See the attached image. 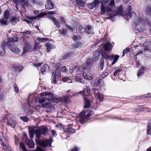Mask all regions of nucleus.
Here are the masks:
<instances>
[{
  "label": "nucleus",
  "instance_id": "nucleus-1",
  "mask_svg": "<svg viewBox=\"0 0 151 151\" xmlns=\"http://www.w3.org/2000/svg\"><path fill=\"white\" fill-rule=\"evenodd\" d=\"M41 97L38 100L40 104H42V105L46 108L50 107L51 101L55 103L59 102L60 100L56 97L50 92H45L41 93Z\"/></svg>",
  "mask_w": 151,
  "mask_h": 151
},
{
  "label": "nucleus",
  "instance_id": "nucleus-2",
  "mask_svg": "<svg viewBox=\"0 0 151 151\" xmlns=\"http://www.w3.org/2000/svg\"><path fill=\"white\" fill-rule=\"evenodd\" d=\"M33 132L36 135V138L35 141L37 145L43 147L51 146V143L52 140L51 137L48 139H43V140H40L39 139L40 137L41 134L38 131V130H33Z\"/></svg>",
  "mask_w": 151,
  "mask_h": 151
},
{
  "label": "nucleus",
  "instance_id": "nucleus-3",
  "mask_svg": "<svg viewBox=\"0 0 151 151\" xmlns=\"http://www.w3.org/2000/svg\"><path fill=\"white\" fill-rule=\"evenodd\" d=\"M94 1L96 4H99L101 3V14L104 15L106 13L107 15L112 14L111 11L109 10V4L108 5V4L109 0H94Z\"/></svg>",
  "mask_w": 151,
  "mask_h": 151
},
{
  "label": "nucleus",
  "instance_id": "nucleus-4",
  "mask_svg": "<svg viewBox=\"0 0 151 151\" xmlns=\"http://www.w3.org/2000/svg\"><path fill=\"white\" fill-rule=\"evenodd\" d=\"M115 3L114 0H111V1L109 4V10L111 12L112 14L111 15H108L109 16V18L112 20H114V17L117 15L121 14L122 12L123 9L122 6H120L117 9V11L113 10L114 5Z\"/></svg>",
  "mask_w": 151,
  "mask_h": 151
},
{
  "label": "nucleus",
  "instance_id": "nucleus-5",
  "mask_svg": "<svg viewBox=\"0 0 151 151\" xmlns=\"http://www.w3.org/2000/svg\"><path fill=\"white\" fill-rule=\"evenodd\" d=\"M6 122L8 125L13 128H14L17 124L16 121L14 119V117L11 114L7 116Z\"/></svg>",
  "mask_w": 151,
  "mask_h": 151
},
{
  "label": "nucleus",
  "instance_id": "nucleus-6",
  "mask_svg": "<svg viewBox=\"0 0 151 151\" xmlns=\"http://www.w3.org/2000/svg\"><path fill=\"white\" fill-rule=\"evenodd\" d=\"M104 49L101 51V54L105 59H108L110 58V55H108V52L111 50V48H103Z\"/></svg>",
  "mask_w": 151,
  "mask_h": 151
},
{
  "label": "nucleus",
  "instance_id": "nucleus-7",
  "mask_svg": "<svg viewBox=\"0 0 151 151\" xmlns=\"http://www.w3.org/2000/svg\"><path fill=\"white\" fill-rule=\"evenodd\" d=\"M87 113L88 114L85 116V118H82L80 119V122L81 124L86 123L88 121L90 116L94 114L93 112L91 111H87Z\"/></svg>",
  "mask_w": 151,
  "mask_h": 151
},
{
  "label": "nucleus",
  "instance_id": "nucleus-8",
  "mask_svg": "<svg viewBox=\"0 0 151 151\" xmlns=\"http://www.w3.org/2000/svg\"><path fill=\"white\" fill-rule=\"evenodd\" d=\"M127 8V11L128 13V14H126V15L125 16V18H126V19L127 21L129 20V19L130 18L132 17H135V16H136L135 13L134 12H133L130 13V12L131 11V6H129Z\"/></svg>",
  "mask_w": 151,
  "mask_h": 151
},
{
  "label": "nucleus",
  "instance_id": "nucleus-9",
  "mask_svg": "<svg viewBox=\"0 0 151 151\" xmlns=\"http://www.w3.org/2000/svg\"><path fill=\"white\" fill-rule=\"evenodd\" d=\"M135 17H136L134 19V22L136 27V26H139L144 24L145 22L143 21V19H142L140 17H137L136 16Z\"/></svg>",
  "mask_w": 151,
  "mask_h": 151
},
{
  "label": "nucleus",
  "instance_id": "nucleus-10",
  "mask_svg": "<svg viewBox=\"0 0 151 151\" xmlns=\"http://www.w3.org/2000/svg\"><path fill=\"white\" fill-rule=\"evenodd\" d=\"M94 94L95 95L97 96V97L98 98L100 102H102L103 101V95L101 93L99 92V91L96 88L93 89Z\"/></svg>",
  "mask_w": 151,
  "mask_h": 151
},
{
  "label": "nucleus",
  "instance_id": "nucleus-11",
  "mask_svg": "<svg viewBox=\"0 0 151 151\" xmlns=\"http://www.w3.org/2000/svg\"><path fill=\"white\" fill-rule=\"evenodd\" d=\"M93 61L90 59H88L85 62V67L83 68L84 69H90L92 66Z\"/></svg>",
  "mask_w": 151,
  "mask_h": 151
},
{
  "label": "nucleus",
  "instance_id": "nucleus-12",
  "mask_svg": "<svg viewBox=\"0 0 151 151\" xmlns=\"http://www.w3.org/2000/svg\"><path fill=\"white\" fill-rule=\"evenodd\" d=\"M119 57V56L118 55H110V58L108 59L111 60H113V61L111 65H113L118 60V59Z\"/></svg>",
  "mask_w": 151,
  "mask_h": 151
},
{
  "label": "nucleus",
  "instance_id": "nucleus-13",
  "mask_svg": "<svg viewBox=\"0 0 151 151\" xmlns=\"http://www.w3.org/2000/svg\"><path fill=\"white\" fill-rule=\"evenodd\" d=\"M89 91L87 89H84L82 91H80L79 92L77 93L78 94H81L82 97L84 99V98L87 96L89 93Z\"/></svg>",
  "mask_w": 151,
  "mask_h": 151
},
{
  "label": "nucleus",
  "instance_id": "nucleus-14",
  "mask_svg": "<svg viewBox=\"0 0 151 151\" xmlns=\"http://www.w3.org/2000/svg\"><path fill=\"white\" fill-rule=\"evenodd\" d=\"M100 53L97 50H95L93 52V55L92 58L93 61H97L99 57Z\"/></svg>",
  "mask_w": 151,
  "mask_h": 151
},
{
  "label": "nucleus",
  "instance_id": "nucleus-15",
  "mask_svg": "<svg viewBox=\"0 0 151 151\" xmlns=\"http://www.w3.org/2000/svg\"><path fill=\"white\" fill-rule=\"evenodd\" d=\"M45 7L46 9L49 10L52 9L54 8V4L51 1L48 0L45 5Z\"/></svg>",
  "mask_w": 151,
  "mask_h": 151
},
{
  "label": "nucleus",
  "instance_id": "nucleus-16",
  "mask_svg": "<svg viewBox=\"0 0 151 151\" xmlns=\"http://www.w3.org/2000/svg\"><path fill=\"white\" fill-rule=\"evenodd\" d=\"M49 19L51 20L54 24L56 26V27L58 28L60 27V25L58 22V20L55 18L53 17L51 15L49 16Z\"/></svg>",
  "mask_w": 151,
  "mask_h": 151
},
{
  "label": "nucleus",
  "instance_id": "nucleus-17",
  "mask_svg": "<svg viewBox=\"0 0 151 151\" xmlns=\"http://www.w3.org/2000/svg\"><path fill=\"white\" fill-rule=\"evenodd\" d=\"M36 19V17H27L23 19V21L26 22L27 23L29 24L32 23Z\"/></svg>",
  "mask_w": 151,
  "mask_h": 151
},
{
  "label": "nucleus",
  "instance_id": "nucleus-18",
  "mask_svg": "<svg viewBox=\"0 0 151 151\" xmlns=\"http://www.w3.org/2000/svg\"><path fill=\"white\" fill-rule=\"evenodd\" d=\"M49 67L47 64H45L41 69V72L42 74H44L45 72L49 70Z\"/></svg>",
  "mask_w": 151,
  "mask_h": 151
},
{
  "label": "nucleus",
  "instance_id": "nucleus-19",
  "mask_svg": "<svg viewBox=\"0 0 151 151\" xmlns=\"http://www.w3.org/2000/svg\"><path fill=\"white\" fill-rule=\"evenodd\" d=\"M38 131L41 134H44L47 131V128L44 126H42L39 127Z\"/></svg>",
  "mask_w": 151,
  "mask_h": 151
},
{
  "label": "nucleus",
  "instance_id": "nucleus-20",
  "mask_svg": "<svg viewBox=\"0 0 151 151\" xmlns=\"http://www.w3.org/2000/svg\"><path fill=\"white\" fill-rule=\"evenodd\" d=\"M145 13L146 16H150L151 15V6H147L145 10Z\"/></svg>",
  "mask_w": 151,
  "mask_h": 151
},
{
  "label": "nucleus",
  "instance_id": "nucleus-21",
  "mask_svg": "<svg viewBox=\"0 0 151 151\" xmlns=\"http://www.w3.org/2000/svg\"><path fill=\"white\" fill-rule=\"evenodd\" d=\"M11 68L14 69L15 71L17 72H20L23 69V67L22 66H17L15 64H13L11 66Z\"/></svg>",
  "mask_w": 151,
  "mask_h": 151
},
{
  "label": "nucleus",
  "instance_id": "nucleus-22",
  "mask_svg": "<svg viewBox=\"0 0 151 151\" xmlns=\"http://www.w3.org/2000/svg\"><path fill=\"white\" fill-rule=\"evenodd\" d=\"M89 73H86L85 72L83 73V76L84 78L87 80L92 81L93 79L92 77L89 75Z\"/></svg>",
  "mask_w": 151,
  "mask_h": 151
},
{
  "label": "nucleus",
  "instance_id": "nucleus-23",
  "mask_svg": "<svg viewBox=\"0 0 151 151\" xmlns=\"http://www.w3.org/2000/svg\"><path fill=\"white\" fill-rule=\"evenodd\" d=\"M28 147L30 148H33L34 147L35 144L32 141L29 140L28 139L26 140Z\"/></svg>",
  "mask_w": 151,
  "mask_h": 151
},
{
  "label": "nucleus",
  "instance_id": "nucleus-24",
  "mask_svg": "<svg viewBox=\"0 0 151 151\" xmlns=\"http://www.w3.org/2000/svg\"><path fill=\"white\" fill-rule=\"evenodd\" d=\"M72 96L70 95H67L63 97L64 101L66 103H68L70 102Z\"/></svg>",
  "mask_w": 151,
  "mask_h": 151
},
{
  "label": "nucleus",
  "instance_id": "nucleus-25",
  "mask_svg": "<svg viewBox=\"0 0 151 151\" xmlns=\"http://www.w3.org/2000/svg\"><path fill=\"white\" fill-rule=\"evenodd\" d=\"M9 50L14 53L18 54L20 52V50L19 48H9Z\"/></svg>",
  "mask_w": 151,
  "mask_h": 151
},
{
  "label": "nucleus",
  "instance_id": "nucleus-26",
  "mask_svg": "<svg viewBox=\"0 0 151 151\" xmlns=\"http://www.w3.org/2000/svg\"><path fill=\"white\" fill-rule=\"evenodd\" d=\"M114 45V43L113 42L110 43L109 42H107L103 44V47H112Z\"/></svg>",
  "mask_w": 151,
  "mask_h": 151
},
{
  "label": "nucleus",
  "instance_id": "nucleus-27",
  "mask_svg": "<svg viewBox=\"0 0 151 151\" xmlns=\"http://www.w3.org/2000/svg\"><path fill=\"white\" fill-rule=\"evenodd\" d=\"M13 1L15 3L22 4H23L24 5H25L27 4V1L26 0H13Z\"/></svg>",
  "mask_w": 151,
  "mask_h": 151
},
{
  "label": "nucleus",
  "instance_id": "nucleus-28",
  "mask_svg": "<svg viewBox=\"0 0 151 151\" xmlns=\"http://www.w3.org/2000/svg\"><path fill=\"white\" fill-rule=\"evenodd\" d=\"M8 20L4 18H2L0 20V23L3 26L7 25Z\"/></svg>",
  "mask_w": 151,
  "mask_h": 151
},
{
  "label": "nucleus",
  "instance_id": "nucleus-29",
  "mask_svg": "<svg viewBox=\"0 0 151 151\" xmlns=\"http://www.w3.org/2000/svg\"><path fill=\"white\" fill-rule=\"evenodd\" d=\"M85 105L84 108H89L90 106V101L86 98L84 99Z\"/></svg>",
  "mask_w": 151,
  "mask_h": 151
},
{
  "label": "nucleus",
  "instance_id": "nucleus-30",
  "mask_svg": "<svg viewBox=\"0 0 151 151\" xmlns=\"http://www.w3.org/2000/svg\"><path fill=\"white\" fill-rule=\"evenodd\" d=\"M85 31L86 32V33L88 34H90L92 33L91 27L89 25H87L86 27V29H85Z\"/></svg>",
  "mask_w": 151,
  "mask_h": 151
},
{
  "label": "nucleus",
  "instance_id": "nucleus-31",
  "mask_svg": "<svg viewBox=\"0 0 151 151\" xmlns=\"http://www.w3.org/2000/svg\"><path fill=\"white\" fill-rule=\"evenodd\" d=\"M35 48H23V53H25L27 52H31L34 50Z\"/></svg>",
  "mask_w": 151,
  "mask_h": 151
},
{
  "label": "nucleus",
  "instance_id": "nucleus-32",
  "mask_svg": "<svg viewBox=\"0 0 151 151\" xmlns=\"http://www.w3.org/2000/svg\"><path fill=\"white\" fill-rule=\"evenodd\" d=\"M58 31L60 34L64 36L66 35L68 33L67 29H62L61 30H59Z\"/></svg>",
  "mask_w": 151,
  "mask_h": 151
},
{
  "label": "nucleus",
  "instance_id": "nucleus-33",
  "mask_svg": "<svg viewBox=\"0 0 151 151\" xmlns=\"http://www.w3.org/2000/svg\"><path fill=\"white\" fill-rule=\"evenodd\" d=\"M136 29L139 32H142L144 31V27L143 25H141L139 26H136Z\"/></svg>",
  "mask_w": 151,
  "mask_h": 151
},
{
  "label": "nucleus",
  "instance_id": "nucleus-34",
  "mask_svg": "<svg viewBox=\"0 0 151 151\" xmlns=\"http://www.w3.org/2000/svg\"><path fill=\"white\" fill-rule=\"evenodd\" d=\"M145 69V68H142L138 70L137 74V76L138 77L140 76L143 74L144 72Z\"/></svg>",
  "mask_w": 151,
  "mask_h": 151
},
{
  "label": "nucleus",
  "instance_id": "nucleus-35",
  "mask_svg": "<svg viewBox=\"0 0 151 151\" xmlns=\"http://www.w3.org/2000/svg\"><path fill=\"white\" fill-rule=\"evenodd\" d=\"M62 81L64 82H66L68 83H71L72 81L68 77H64L62 78Z\"/></svg>",
  "mask_w": 151,
  "mask_h": 151
},
{
  "label": "nucleus",
  "instance_id": "nucleus-36",
  "mask_svg": "<svg viewBox=\"0 0 151 151\" xmlns=\"http://www.w3.org/2000/svg\"><path fill=\"white\" fill-rule=\"evenodd\" d=\"M9 16L10 13L9 11L8 10H6L4 12L3 18L8 20L9 18Z\"/></svg>",
  "mask_w": 151,
  "mask_h": 151
},
{
  "label": "nucleus",
  "instance_id": "nucleus-37",
  "mask_svg": "<svg viewBox=\"0 0 151 151\" xmlns=\"http://www.w3.org/2000/svg\"><path fill=\"white\" fill-rule=\"evenodd\" d=\"M96 2L94 1L91 3H88V6L89 9H92L96 6Z\"/></svg>",
  "mask_w": 151,
  "mask_h": 151
},
{
  "label": "nucleus",
  "instance_id": "nucleus-38",
  "mask_svg": "<svg viewBox=\"0 0 151 151\" xmlns=\"http://www.w3.org/2000/svg\"><path fill=\"white\" fill-rule=\"evenodd\" d=\"M17 40V38L16 37H13L7 38V41L8 42L12 43L16 42Z\"/></svg>",
  "mask_w": 151,
  "mask_h": 151
},
{
  "label": "nucleus",
  "instance_id": "nucleus-39",
  "mask_svg": "<svg viewBox=\"0 0 151 151\" xmlns=\"http://www.w3.org/2000/svg\"><path fill=\"white\" fill-rule=\"evenodd\" d=\"M19 21V19L17 17H13L11 19L12 23H16Z\"/></svg>",
  "mask_w": 151,
  "mask_h": 151
},
{
  "label": "nucleus",
  "instance_id": "nucleus-40",
  "mask_svg": "<svg viewBox=\"0 0 151 151\" xmlns=\"http://www.w3.org/2000/svg\"><path fill=\"white\" fill-rule=\"evenodd\" d=\"M76 81L80 83H83V80L81 78L80 76H78L75 78Z\"/></svg>",
  "mask_w": 151,
  "mask_h": 151
},
{
  "label": "nucleus",
  "instance_id": "nucleus-41",
  "mask_svg": "<svg viewBox=\"0 0 151 151\" xmlns=\"http://www.w3.org/2000/svg\"><path fill=\"white\" fill-rule=\"evenodd\" d=\"M52 83L55 84L56 82V78L55 74L53 73L52 75Z\"/></svg>",
  "mask_w": 151,
  "mask_h": 151
},
{
  "label": "nucleus",
  "instance_id": "nucleus-42",
  "mask_svg": "<svg viewBox=\"0 0 151 151\" xmlns=\"http://www.w3.org/2000/svg\"><path fill=\"white\" fill-rule=\"evenodd\" d=\"M147 133L151 135V123L149 124L147 127Z\"/></svg>",
  "mask_w": 151,
  "mask_h": 151
},
{
  "label": "nucleus",
  "instance_id": "nucleus-43",
  "mask_svg": "<svg viewBox=\"0 0 151 151\" xmlns=\"http://www.w3.org/2000/svg\"><path fill=\"white\" fill-rule=\"evenodd\" d=\"M104 61L103 59H101L100 60V65L99 67L101 70H102L103 69L104 65Z\"/></svg>",
  "mask_w": 151,
  "mask_h": 151
},
{
  "label": "nucleus",
  "instance_id": "nucleus-44",
  "mask_svg": "<svg viewBox=\"0 0 151 151\" xmlns=\"http://www.w3.org/2000/svg\"><path fill=\"white\" fill-rule=\"evenodd\" d=\"M20 146L23 150V151H27L24 144L22 142H20Z\"/></svg>",
  "mask_w": 151,
  "mask_h": 151
},
{
  "label": "nucleus",
  "instance_id": "nucleus-45",
  "mask_svg": "<svg viewBox=\"0 0 151 151\" xmlns=\"http://www.w3.org/2000/svg\"><path fill=\"white\" fill-rule=\"evenodd\" d=\"M47 14L46 13H41L37 15L35 17H36V18H37L41 17L43 16L46 15Z\"/></svg>",
  "mask_w": 151,
  "mask_h": 151
},
{
  "label": "nucleus",
  "instance_id": "nucleus-46",
  "mask_svg": "<svg viewBox=\"0 0 151 151\" xmlns=\"http://www.w3.org/2000/svg\"><path fill=\"white\" fill-rule=\"evenodd\" d=\"M37 40L40 42H43L46 41L47 40V38L45 37L42 38L38 37Z\"/></svg>",
  "mask_w": 151,
  "mask_h": 151
},
{
  "label": "nucleus",
  "instance_id": "nucleus-47",
  "mask_svg": "<svg viewBox=\"0 0 151 151\" xmlns=\"http://www.w3.org/2000/svg\"><path fill=\"white\" fill-rule=\"evenodd\" d=\"M77 3L80 6L83 7L84 4L83 1L81 0H76Z\"/></svg>",
  "mask_w": 151,
  "mask_h": 151
},
{
  "label": "nucleus",
  "instance_id": "nucleus-48",
  "mask_svg": "<svg viewBox=\"0 0 151 151\" xmlns=\"http://www.w3.org/2000/svg\"><path fill=\"white\" fill-rule=\"evenodd\" d=\"M130 52V50L129 48H126L124 50L123 52V54L122 56H123L125 54H127Z\"/></svg>",
  "mask_w": 151,
  "mask_h": 151
},
{
  "label": "nucleus",
  "instance_id": "nucleus-49",
  "mask_svg": "<svg viewBox=\"0 0 151 151\" xmlns=\"http://www.w3.org/2000/svg\"><path fill=\"white\" fill-rule=\"evenodd\" d=\"M45 46L46 47H54L53 44L51 42H47Z\"/></svg>",
  "mask_w": 151,
  "mask_h": 151
},
{
  "label": "nucleus",
  "instance_id": "nucleus-50",
  "mask_svg": "<svg viewBox=\"0 0 151 151\" xmlns=\"http://www.w3.org/2000/svg\"><path fill=\"white\" fill-rule=\"evenodd\" d=\"M71 55V53L67 54L63 56V59L64 60L68 59Z\"/></svg>",
  "mask_w": 151,
  "mask_h": 151
},
{
  "label": "nucleus",
  "instance_id": "nucleus-51",
  "mask_svg": "<svg viewBox=\"0 0 151 151\" xmlns=\"http://www.w3.org/2000/svg\"><path fill=\"white\" fill-rule=\"evenodd\" d=\"M78 30L80 33H82L85 31V29L81 25H80L78 28Z\"/></svg>",
  "mask_w": 151,
  "mask_h": 151
},
{
  "label": "nucleus",
  "instance_id": "nucleus-52",
  "mask_svg": "<svg viewBox=\"0 0 151 151\" xmlns=\"http://www.w3.org/2000/svg\"><path fill=\"white\" fill-rule=\"evenodd\" d=\"M55 74L57 76H60V70L58 69H56L55 70Z\"/></svg>",
  "mask_w": 151,
  "mask_h": 151
},
{
  "label": "nucleus",
  "instance_id": "nucleus-53",
  "mask_svg": "<svg viewBox=\"0 0 151 151\" xmlns=\"http://www.w3.org/2000/svg\"><path fill=\"white\" fill-rule=\"evenodd\" d=\"M67 131L68 132L73 133L75 132V130L74 129L70 127L68 128L67 129Z\"/></svg>",
  "mask_w": 151,
  "mask_h": 151
},
{
  "label": "nucleus",
  "instance_id": "nucleus-54",
  "mask_svg": "<svg viewBox=\"0 0 151 151\" xmlns=\"http://www.w3.org/2000/svg\"><path fill=\"white\" fill-rule=\"evenodd\" d=\"M85 112L84 111H83L81 112V113L80 114L79 117L80 118H81V119L82 118H85V116H83L85 115Z\"/></svg>",
  "mask_w": 151,
  "mask_h": 151
},
{
  "label": "nucleus",
  "instance_id": "nucleus-55",
  "mask_svg": "<svg viewBox=\"0 0 151 151\" xmlns=\"http://www.w3.org/2000/svg\"><path fill=\"white\" fill-rule=\"evenodd\" d=\"M121 70L120 69H116L115 72L114 73L113 75L115 76H116L119 73H120Z\"/></svg>",
  "mask_w": 151,
  "mask_h": 151
},
{
  "label": "nucleus",
  "instance_id": "nucleus-56",
  "mask_svg": "<svg viewBox=\"0 0 151 151\" xmlns=\"http://www.w3.org/2000/svg\"><path fill=\"white\" fill-rule=\"evenodd\" d=\"M20 119L24 122H26L29 120V118L25 116L21 117H20Z\"/></svg>",
  "mask_w": 151,
  "mask_h": 151
},
{
  "label": "nucleus",
  "instance_id": "nucleus-57",
  "mask_svg": "<svg viewBox=\"0 0 151 151\" xmlns=\"http://www.w3.org/2000/svg\"><path fill=\"white\" fill-rule=\"evenodd\" d=\"M61 71L62 72L65 73L67 71V68L65 66H63L62 67L61 69Z\"/></svg>",
  "mask_w": 151,
  "mask_h": 151
},
{
  "label": "nucleus",
  "instance_id": "nucleus-58",
  "mask_svg": "<svg viewBox=\"0 0 151 151\" xmlns=\"http://www.w3.org/2000/svg\"><path fill=\"white\" fill-rule=\"evenodd\" d=\"M14 91L15 92L17 93L18 92V88L15 83L14 84Z\"/></svg>",
  "mask_w": 151,
  "mask_h": 151
},
{
  "label": "nucleus",
  "instance_id": "nucleus-59",
  "mask_svg": "<svg viewBox=\"0 0 151 151\" xmlns=\"http://www.w3.org/2000/svg\"><path fill=\"white\" fill-rule=\"evenodd\" d=\"M147 44V42H146L145 43H143L142 45L140 44L139 46L140 47H148V45Z\"/></svg>",
  "mask_w": 151,
  "mask_h": 151
},
{
  "label": "nucleus",
  "instance_id": "nucleus-60",
  "mask_svg": "<svg viewBox=\"0 0 151 151\" xmlns=\"http://www.w3.org/2000/svg\"><path fill=\"white\" fill-rule=\"evenodd\" d=\"M34 133L33 132H33H31L30 131H29V137L31 138H32L34 137L33 134Z\"/></svg>",
  "mask_w": 151,
  "mask_h": 151
},
{
  "label": "nucleus",
  "instance_id": "nucleus-61",
  "mask_svg": "<svg viewBox=\"0 0 151 151\" xmlns=\"http://www.w3.org/2000/svg\"><path fill=\"white\" fill-rule=\"evenodd\" d=\"M108 75V73L106 72H105L102 75L101 77L102 78H105V77H106Z\"/></svg>",
  "mask_w": 151,
  "mask_h": 151
},
{
  "label": "nucleus",
  "instance_id": "nucleus-62",
  "mask_svg": "<svg viewBox=\"0 0 151 151\" xmlns=\"http://www.w3.org/2000/svg\"><path fill=\"white\" fill-rule=\"evenodd\" d=\"M41 107L40 105H36L34 106V108L36 110H38Z\"/></svg>",
  "mask_w": 151,
  "mask_h": 151
},
{
  "label": "nucleus",
  "instance_id": "nucleus-63",
  "mask_svg": "<svg viewBox=\"0 0 151 151\" xmlns=\"http://www.w3.org/2000/svg\"><path fill=\"white\" fill-rule=\"evenodd\" d=\"M3 50L4 52L0 51V56H4L5 55V52H4L5 49L4 48L3 49Z\"/></svg>",
  "mask_w": 151,
  "mask_h": 151
},
{
  "label": "nucleus",
  "instance_id": "nucleus-64",
  "mask_svg": "<svg viewBox=\"0 0 151 151\" xmlns=\"http://www.w3.org/2000/svg\"><path fill=\"white\" fill-rule=\"evenodd\" d=\"M60 19L61 23H65V20L64 19V17H61L60 18Z\"/></svg>",
  "mask_w": 151,
  "mask_h": 151
}]
</instances>
